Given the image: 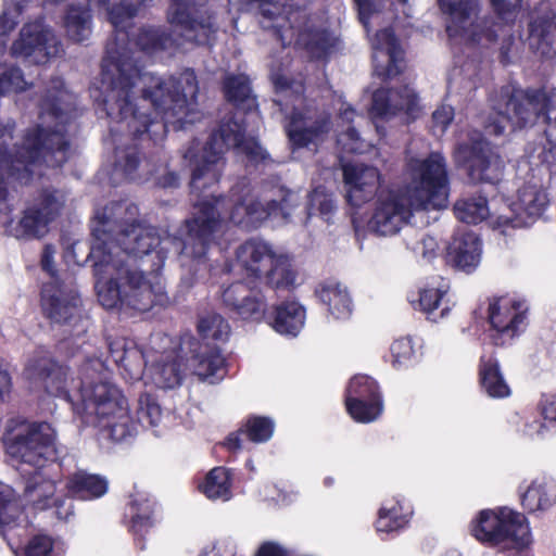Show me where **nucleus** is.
Wrapping results in <instances>:
<instances>
[{
    "mask_svg": "<svg viewBox=\"0 0 556 556\" xmlns=\"http://www.w3.org/2000/svg\"><path fill=\"white\" fill-rule=\"evenodd\" d=\"M125 34H121L106 46L102 62L101 92L106 115L125 123L135 137L166 131V127L178 124L182 128L192 123L193 105L199 91L192 70H185L178 78L163 79L143 72L129 51L119 46Z\"/></svg>",
    "mask_w": 556,
    "mask_h": 556,
    "instance_id": "f257e3e1",
    "label": "nucleus"
},
{
    "mask_svg": "<svg viewBox=\"0 0 556 556\" xmlns=\"http://www.w3.org/2000/svg\"><path fill=\"white\" fill-rule=\"evenodd\" d=\"M245 139L244 128L233 115L222 121L204 146L194 140L184 153V157L190 160L194 167L190 181L191 217L184 222L178 230L179 236L173 240L182 266L201 263L223 227L225 199L205 194L204 190L218 182L220 174L217 165L224 152L229 148L238 149Z\"/></svg>",
    "mask_w": 556,
    "mask_h": 556,
    "instance_id": "f03ea898",
    "label": "nucleus"
},
{
    "mask_svg": "<svg viewBox=\"0 0 556 556\" xmlns=\"http://www.w3.org/2000/svg\"><path fill=\"white\" fill-rule=\"evenodd\" d=\"M138 220V207L126 201L111 202L96 212L89 258L99 302L106 308L122 304L146 312L155 301L159 288L130 267L121 257V247L114 244L123 229H130Z\"/></svg>",
    "mask_w": 556,
    "mask_h": 556,
    "instance_id": "7ed1b4c3",
    "label": "nucleus"
},
{
    "mask_svg": "<svg viewBox=\"0 0 556 556\" xmlns=\"http://www.w3.org/2000/svg\"><path fill=\"white\" fill-rule=\"evenodd\" d=\"M12 129L11 125L0 129V213L8 208L5 176L27 184L33 175H41L38 168L42 163L56 167L68 157L70 146L61 129L50 131L37 128L27 132L22 147L10 151Z\"/></svg>",
    "mask_w": 556,
    "mask_h": 556,
    "instance_id": "20e7f679",
    "label": "nucleus"
},
{
    "mask_svg": "<svg viewBox=\"0 0 556 556\" xmlns=\"http://www.w3.org/2000/svg\"><path fill=\"white\" fill-rule=\"evenodd\" d=\"M409 184L405 193L417 207L440 210L446 206L448 178L444 157L433 152L426 157H409L406 163Z\"/></svg>",
    "mask_w": 556,
    "mask_h": 556,
    "instance_id": "39448f33",
    "label": "nucleus"
},
{
    "mask_svg": "<svg viewBox=\"0 0 556 556\" xmlns=\"http://www.w3.org/2000/svg\"><path fill=\"white\" fill-rule=\"evenodd\" d=\"M5 446L12 458L36 467L58 458L55 431L47 422L11 419L7 427Z\"/></svg>",
    "mask_w": 556,
    "mask_h": 556,
    "instance_id": "423d86ee",
    "label": "nucleus"
},
{
    "mask_svg": "<svg viewBox=\"0 0 556 556\" xmlns=\"http://www.w3.org/2000/svg\"><path fill=\"white\" fill-rule=\"evenodd\" d=\"M549 91L541 89L505 90L494 106L497 117L485 125L489 134L502 135L507 125L511 128L533 126L539 119L545 123Z\"/></svg>",
    "mask_w": 556,
    "mask_h": 556,
    "instance_id": "0eeeda50",
    "label": "nucleus"
},
{
    "mask_svg": "<svg viewBox=\"0 0 556 556\" xmlns=\"http://www.w3.org/2000/svg\"><path fill=\"white\" fill-rule=\"evenodd\" d=\"M106 368L99 358L88 359L81 367V406L88 422L97 425L100 419H108L126 400L119 390L103 379Z\"/></svg>",
    "mask_w": 556,
    "mask_h": 556,
    "instance_id": "6e6552de",
    "label": "nucleus"
},
{
    "mask_svg": "<svg viewBox=\"0 0 556 556\" xmlns=\"http://www.w3.org/2000/svg\"><path fill=\"white\" fill-rule=\"evenodd\" d=\"M41 306L53 324L68 327L66 332L71 337H80L87 331L88 321L83 317L80 299L72 280L55 278L45 283Z\"/></svg>",
    "mask_w": 556,
    "mask_h": 556,
    "instance_id": "1a4fd4ad",
    "label": "nucleus"
},
{
    "mask_svg": "<svg viewBox=\"0 0 556 556\" xmlns=\"http://www.w3.org/2000/svg\"><path fill=\"white\" fill-rule=\"evenodd\" d=\"M475 538L491 545L523 548L531 542L526 517L519 513L503 509L500 515L490 510L480 513L472 528Z\"/></svg>",
    "mask_w": 556,
    "mask_h": 556,
    "instance_id": "9d476101",
    "label": "nucleus"
},
{
    "mask_svg": "<svg viewBox=\"0 0 556 556\" xmlns=\"http://www.w3.org/2000/svg\"><path fill=\"white\" fill-rule=\"evenodd\" d=\"M456 162L466 166L467 174L473 182L500 180L504 161L497 151L480 134L473 132L467 141L455 149Z\"/></svg>",
    "mask_w": 556,
    "mask_h": 556,
    "instance_id": "9b49d317",
    "label": "nucleus"
},
{
    "mask_svg": "<svg viewBox=\"0 0 556 556\" xmlns=\"http://www.w3.org/2000/svg\"><path fill=\"white\" fill-rule=\"evenodd\" d=\"M443 12L450 15L446 31L451 38L479 43L482 39L494 41L496 30L488 26V22L479 17L478 0H440Z\"/></svg>",
    "mask_w": 556,
    "mask_h": 556,
    "instance_id": "f8f14e48",
    "label": "nucleus"
},
{
    "mask_svg": "<svg viewBox=\"0 0 556 556\" xmlns=\"http://www.w3.org/2000/svg\"><path fill=\"white\" fill-rule=\"evenodd\" d=\"M63 45L54 30L40 21L24 24L10 47L13 58L45 64L63 53Z\"/></svg>",
    "mask_w": 556,
    "mask_h": 556,
    "instance_id": "ddd939ff",
    "label": "nucleus"
},
{
    "mask_svg": "<svg viewBox=\"0 0 556 556\" xmlns=\"http://www.w3.org/2000/svg\"><path fill=\"white\" fill-rule=\"evenodd\" d=\"M414 202L405 192H391L379 198L368 222L369 230L381 237L396 235L409 223L414 211L422 210Z\"/></svg>",
    "mask_w": 556,
    "mask_h": 556,
    "instance_id": "4468645a",
    "label": "nucleus"
},
{
    "mask_svg": "<svg viewBox=\"0 0 556 556\" xmlns=\"http://www.w3.org/2000/svg\"><path fill=\"white\" fill-rule=\"evenodd\" d=\"M551 175L545 166H539L532 170L531 177L519 189L518 201L515 203L518 215L515 219L505 218V223L513 227L527 226L528 219L540 217L545 210L548 198L545 191L549 184Z\"/></svg>",
    "mask_w": 556,
    "mask_h": 556,
    "instance_id": "2eb2a0df",
    "label": "nucleus"
},
{
    "mask_svg": "<svg viewBox=\"0 0 556 556\" xmlns=\"http://www.w3.org/2000/svg\"><path fill=\"white\" fill-rule=\"evenodd\" d=\"M161 243V237L156 228L138 220L130 229H123V236L114 241L122 249V258L135 270L139 271L148 281L154 285L156 290L155 301L153 305L162 300L163 288L160 282L152 281L148 278L143 270L136 266V258L148 255L154 251Z\"/></svg>",
    "mask_w": 556,
    "mask_h": 556,
    "instance_id": "dca6fc26",
    "label": "nucleus"
},
{
    "mask_svg": "<svg viewBox=\"0 0 556 556\" xmlns=\"http://www.w3.org/2000/svg\"><path fill=\"white\" fill-rule=\"evenodd\" d=\"M290 141L301 148L316 142L330 129L329 115L325 111L306 106L294 110L286 126Z\"/></svg>",
    "mask_w": 556,
    "mask_h": 556,
    "instance_id": "f3484780",
    "label": "nucleus"
},
{
    "mask_svg": "<svg viewBox=\"0 0 556 556\" xmlns=\"http://www.w3.org/2000/svg\"><path fill=\"white\" fill-rule=\"evenodd\" d=\"M25 376L35 388L42 389L51 395L66 393L71 381L70 369L46 356L29 361Z\"/></svg>",
    "mask_w": 556,
    "mask_h": 556,
    "instance_id": "a211bd4d",
    "label": "nucleus"
},
{
    "mask_svg": "<svg viewBox=\"0 0 556 556\" xmlns=\"http://www.w3.org/2000/svg\"><path fill=\"white\" fill-rule=\"evenodd\" d=\"M180 351L188 356V367L201 380L215 378L211 380L214 383L215 380L223 378L225 361L217 350L201 343L193 337H185L180 344Z\"/></svg>",
    "mask_w": 556,
    "mask_h": 556,
    "instance_id": "6ab92c4d",
    "label": "nucleus"
},
{
    "mask_svg": "<svg viewBox=\"0 0 556 556\" xmlns=\"http://www.w3.org/2000/svg\"><path fill=\"white\" fill-rule=\"evenodd\" d=\"M374 73L380 78L392 79L405 68L404 53L390 29L378 31L372 41Z\"/></svg>",
    "mask_w": 556,
    "mask_h": 556,
    "instance_id": "aec40b11",
    "label": "nucleus"
},
{
    "mask_svg": "<svg viewBox=\"0 0 556 556\" xmlns=\"http://www.w3.org/2000/svg\"><path fill=\"white\" fill-rule=\"evenodd\" d=\"M343 177L349 187L348 200L355 206L372 199L380 182L378 169L362 163L343 165Z\"/></svg>",
    "mask_w": 556,
    "mask_h": 556,
    "instance_id": "412c9836",
    "label": "nucleus"
},
{
    "mask_svg": "<svg viewBox=\"0 0 556 556\" xmlns=\"http://www.w3.org/2000/svg\"><path fill=\"white\" fill-rule=\"evenodd\" d=\"M529 45L544 58L556 55V13L548 3H541L529 24Z\"/></svg>",
    "mask_w": 556,
    "mask_h": 556,
    "instance_id": "4be33fe9",
    "label": "nucleus"
},
{
    "mask_svg": "<svg viewBox=\"0 0 556 556\" xmlns=\"http://www.w3.org/2000/svg\"><path fill=\"white\" fill-rule=\"evenodd\" d=\"M418 110V96L407 85L395 89H378L372 94L371 111L389 118L400 112L414 115Z\"/></svg>",
    "mask_w": 556,
    "mask_h": 556,
    "instance_id": "5701e85b",
    "label": "nucleus"
},
{
    "mask_svg": "<svg viewBox=\"0 0 556 556\" xmlns=\"http://www.w3.org/2000/svg\"><path fill=\"white\" fill-rule=\"evenodd\" d=\"M168 21L175 25L176 31L186 41L195 45H211L218 30L215 13L211 11V8L195 15H181L179 13L174 20Z\"/></svg>",
    "mask_w": 556,
    "mask_h": 556,
    "instance_id": "b1692460",
    "label": "nucleus"
},
{
    "mask_svg": "<svg viewBox=\"0 0 556 556\" xmlns=\"http://www.w3.org/2000/svg\"><path fill=\"white\" fill-rule=\"evenodd\" d=\"M290 28L294 29L296 40L303 45L313 58L326 56L336 47L337 38L326 30L313 29L308 17L302 11H294L289 16Z\"/></svg>",
    "mask_w": 556,
    "mask_h": 556,
    "instance_id": "393cba45",
    "label": "nucleus"
},
{
    "mask_svg": "<svg viewBox=\"0 0 556 556\" xmlns=\"http://www.w3.org/2000/svg\"><path fill=\"white\" fill-rule=\"evenodd\" d=\"M224 304L243 319L260 318L265 312L261 291L243 282H235L223 292Z\"/></svg>",
    "mask_w": 556,
    "mask_h": 556,
    "instance_id": "a878e982",
    "label": "nucleus"
},
{
    "mask_svg": "<svg viewBox=\"0 0 556 556\" xmlns=\"http://www.w3.org/2000/svg\"><path fill=\"white\" fill-rule=\"evenodd\" d=\"M275 255L266 242L255 239L244 242L237 250L239 266L248 276L254 278L264 277L268 267L274 264Z\"/></svg>",
    "mask_w": 556,
    "mask_h": 556,
    "instance_id": "bb28decb",
    "label": "nucleus"
},
{
    "mask_svg": "<svg viewBox=\"0 0 556 556\" xmlns=\"http://www.w3.org/2000/svg\"><path fill=\"white\" fill-rule=\"evenodd\" d=\"M252 9L256 10L261 15L260 24L264 29H273L277 38L282 45L290 43L294 29L290 28L289 16L281 15L283 8L279 2L274 0H245Z\"/></svg>",
    "mask_w": 556,
    "mask_h": 556,
    "instance_id": "cd10ccee",
    "label": "nucleus"
},
{
    "mask_svg": "<svg viewBox=\"0 0 556 556\" xmlns=\"http://www.w3.org/2000/svg\"><path fill=\"white\" fill-rule=\"evenodd\" d=\"M480 241L472 232H456L448 243V261L457 268L470 270L480 261Z\"/></svg>",
    "mask_w": 556,
    "mask_h": 556,
    "instance_id": "c85d7f7f",
    "label": "nucleus"
},
{
    "mask_svg": "<svg viewBox=\"0 0 556 556\" xmlns=\"http://www.w3.org/2000/svg\"><path fill=\"white\" fill-rule=\"evenodd\" d=\"M305 321L304 308L295 302L283 303L276 307L273 327L281 333L295 337Z\"/></svg>",
    "mask_w": 556,
    "mask_h": 556,
    "instance_id": "c756f323",
    "label": "nucleus"
},
{
    "mask_svg": "<svg viewBox=\"0 0 556 556\" xmlns=\"http://www.w3.org/2000/svg\"><path fill=\"white\" fill-rule=\"evenodd\" d=\"M181 365L174 353L162 355L152 366L153 382L163 389H172L180 384L182 379Z\"/></svg>",
    "mask_w": 556,
    "mask_h": 556,
    "instance_id": "7c9ffc66",
    "label": "nucleus"
},
{
    "mask_svg": "<svg viewBox=\"0 0 556 556\" xmlns=\"http://www.w3.org/2000/svg\"><path fill=\"white\" fill-rule=\"evenodd\" d=\"M231 194H240L245 214H248L250 226H254L271 215L268 210V202L264 205L256 195L252 193L248 179H240L232 188Z\"/></svg>",
    "mask_w": 556,
    "mask_h": 556,
    "instance_id": "2f4dec72",
    "label": "nucleus"
},
{
    "mask_svg": "<svg viewBox=\"0 0 556 556\" xmlns=\"http://www.w3.org/2000/svg\"><path fill=\"white\" fill-rule=\"evenodd\" d=\"M68 38L75 42L87 40L91 34V14L85 7L71 5L64 18Z\"/></svg>",
    "mask_w": 556,
    "mask_h": 556,
    "instance_id": "473e14b6",
    "label": "nucleus"
},
{
    "mask_svg": "<svg viewBox=\"0 0 556 556\" xmlns=\"http://www.w3.org/2000/svg\"><path fill=\"white\" fill-rule=\"evenodd\" d=\"M227 100L238 108L250 110L255 104L249 78L243 75L228 76L224 81Z\"/></svg>",
    "mask_w": 556,
    "mask_h": 556,
    "instance_id": "72a5a7b5",
    "label": "nucleus"
},
{
    "mask_svg": "<svg viewBox=\"0 0 556 556\" xmlns=\"http://www.w3.org/2000/svg\"><path fill=\"white\" fill-rule=\"evenodd\" d=\"M67 488L81 498H93L106 492L108 483L97 475L78 471L68 479Z\"/></svg>",
    "mask_w": 556,
    "mask_h": 556,
    "instance_id": "f704fd0d",
    "label": "nucleus"
},
{
    "mask_svg": "<svg viewBox=\"0 0 556 556\" xmlns=\"http://www.w3.org/2000/svg\"><path fill=\"white\" fill-rule=\"evenodd\" d=\"M50 220L42 214V211L30 206L25 210L14 229L16 238H40L48 232Z\"/></svg>",
    "mask_w": 556,
    "mask_h": 556,
    "instance_id": "c9c22d12",
    "label": "nucleus"
},
{
    "mask_svg": "<svg viewBox=\"0 0 556 556\" xmlns=\"http://www.w3.org/2000/svg\"><path fill=\"white\" fill-rule=\"evenodd\" d=\"M61 85L60 80L54 81L55 92L49 93L46 97L45 109L63 124L67 123L75 115V109L72 94L61 90Z\"/></svg>",
    "mask_w": 556,
    "mask_h": 556,
    "instance_id": "e433bc0d",
    "label": "nucleus"
},
{
    "mask_svg": "<svg viewBox=\"0 0 556 556\" xmlns=\"http://www.w3.org/2000/svg\"><path fill=\"white\" fill-rule=\"evenodd\" d=\"M320 300L329 306V311L337 317H344L351 313V301L345 289L339 283L329 282L318 290Z\"/></svg>",
    "mask_w": 556,
    "mask_h": 556,
    "instance_id": "4c0bfd02",
    "label": "nucleus"
},
{
    "mask_svg": "<svg viewBox=\"0 0 556 556\" xmlns=\"http://www.w3.org/2000/svg\"><path fill=\"white\" fill-rule=\"evenodd\" d=\"M97 424H102L104 427H106L110 431L111 438L116 442L124 441L136 430L135 424L131 421V418L128 414L127 402L116 408L110 418L100 419L97 421Z\"/></svg>",
    "mask_w": 556,
    "mask_h": 556,
    "instance_id": "58836bf2",
    "label": "nucleus"
},
{
    "mask_svg": "<svg viewBox=\"0 0 556 556\" xmlns=\"http://www.w3.org/2000/svg\"><path fill=\"white\" fill-rule=\"evenodd\" d=\"M173 43L170 36L160 27H142L136 36L137 47L148 54L168 49Z\"/></svg>",
    "mask_w": 556,
    "mask_h": 556,
    "instance_id": "ea45409f",
    "label": "nucleus"
},
{
    "mask_svg": "<svg viewBox=\"0 0 556 556\" xmlns=\"http://www.w3.org/2000/svg\"><path fill=\"white\" fill-rule=\"evenodd\" d=\"M54 492V482L36 473L27 481L24 495L35 507L45 509L49 506L48 502L52 498Z\"/></svg>",
    "mask_w": 556,
    "mask_h": 556,
    "instance_id": "a19ab883",
    "label": "nucleus"
},
{
    "mask_svg": "<svg viewBox=\"0 0 556 556\" xmlns=\"http://www.w3.org/2000/svg\"><path fill=\"white\" fill-rule=\"evenodd\" d=\"M454 212L460 222L467 224L480 223L490 214L488 201L483 197L458 200L454 205Z\"/></svg>",
    "mask_w": 556,
    "mask_h": 556,
    "instance_id": "79ce46f5",
    "label": "nucleus"
},
{
    "mask_svg": "<svg viewBox=\"0 0 556 556\" xmlns=\"http://www.w3.org/2000/svg\"><path fill=\"white\" fill-rule=\"evenodd\" d=\"M64 204V192L53 187H47L40 190L33 206L42 211V214L48 217L51 223L60 215Z\"/></svg>",
    "mask_w": 556,
    "mask_h": 556,
    "instance_id": "37998d69",
    "label": "nucleus"
},
{
    "mask_svg": "<svg viewBox=\"0 0 556 556\" xmlns=\"http://www.w3.org/2000/svg\"><path fill=\"white\" fill-rule=\"evenodd\" d=\"M300 203L301 195L299 192L286 187H279L275 198L268 200V210L274 216H281L283 219H289Z\"/></svg>",
    "mask_w": 556,
    "mask_h": 556,
    "instance_id": "c03bdc74",
    "label": "nucleus"
},
{
    "mask_svg": "<svg viewBox=\"0 0 556 556\" xmlns=\"http://www.w3.org/2000/svg\"><path fill=\"white\" fill-rule=\"evenodd\" d=\"M480 375L482 386L490 396L504 397L509 394V388L504 381L496 362L484 363Z\"/></svg>",
    "mask_w": 556,
    "mask_h": 556,
    "instance_id": "a18cd8bd",
    "label": "nucleus"
},
{
    "mask_svg": "<svg viewBox=\"0 0 556 556\" xmlns=\"http://www.w3.org/2000/svg\"><path fill=\"white\" fill-rule=\"evenodd\" d=\"M349 414L358 422H370L378 418L382 412V402L379 397L345 400Z\"/></svg>",
    "mask_w": 556,
    "mask_h": 556,
    "instance_id": "49530a36",
    "label": "nucleus"
},
{
    "mask_svg": "<svg viewBox=\"0 0 556 556\" xmlns=\"http://www.w3.org/2000/svg\"><path fill=\"white\" fill-rule=\"evenodd\" d=\"M333 193L325 186H317L308 195L307 215L312 216L317 212L325 220H329L336 211Z\"/></svg>",
    "mask_w": 556,
    "mask_h": 556,
    "instance_id": "de8ad7c7",
    "label": "nucleus"
},
{
    "mask_svg": "<svg viewBox=\"0 0 556 556\" xmlns=\"http://www.w3.org/2000/svg\"><path fill=\"white\" fill-rule=\"evenodd\" d=\"M264 278L274 288H282L293 283L294 275L290 269L288 257L282 254H276L274 264L268 267Z\"/></svg>",
    "mask_w": 556,
    "mask_h": 556,
    "instance_id": "09e8293b",
    "label": "nucleus"
},
{
    "mask_svg": "<svg viewBox=\"0 0 556 556\" xmlns=\"http://www.w3.org/2000/svg\"><path fill=\"white\" fill-rule=\"evenodd\" d=\"M199 332L205 339L224 341L230 333V327L223 316L216 313H210L201 317Z\"/></svg>",
    "mask_w": 556,
    "mask_h": 556,
    "instance_id": "8fccbe9b",
    "label": "nucleus"
},
{
    "mask_svg": "<svg viewBox=\"0 0 556 556\" xmlns=\"http://www.w3.org/2000/svg\"><path fill=\"white\" fill-rule=\"evenodd\" d=\"M203 493L210 498H228L229 496V476L223 467L212 469L206 476L202 485Z\"/></svg>",
    "mask_w": 556,
    "mask_h": 556,
    "instance_id": "3c124183",
    "label": "nucleus"
},
{
    "mask_svg": "<svg viewBox=\"0 0 556 556\" xmlns=\"http://www.w3.org/2000/svg\"><path fill=\"white\" fill-rule=\"evenodd\" d=\"M26 81L18 67L0 62V96L25 89Z\"/></svg>",
    "mask_w": 556,
    "mask_h": 556,
    "instance_id": "603ef678",
    "label": "nucleus"
},
{
    "mask_svg": "<svg viewBox=\"0 0 556 556\" xmlns=\"http://www.w3.org/2000/svg\"><path fill=\"white\" fill-rule=\"evenodd\" d=\"M379 396L378 387L371 378L359 375L351 379L346 400L355 401Z\"/></svg>",
    "mask_w": 556,
    "mask_h": 556,
    "instance_id": "864d4df0",
    "label": "nucleus"
},
{
    "mask_svg": "<svg viewBox=\"0 0 556 556\" xmlns=\"http://www.w3.org/2000/svg\"><path fill=\"white\" fill-rule=\"evenodd\" d=\"M162 410L155 400L148 395H141L138 400V421L148 426H155L161 420Z\"/></svg>",
    "mask_w": 556,
    "mask_h": 556,
    "instance_id": "5fc2aeb1",
    "label": "nucleus"
},
{
    "mask_svg": "<svg viewBox=\"0 0 556 556\" xmlns=\"http://www.w3.org/2000/svg\"><path fill=\"white\" fill-rule=\"evenodd\" d=\"M20 515V507L13 491L8 485H0V527L10 525Z\"/></svg>",
    "mask_w": 556,
    "mask_h": 556,
    "instance_id": "6e6d98bb",
    "label": "nucleus"
},
{
    "mask_svg": "<svg viewBox=\"0 0 556 556\" xmlns=\"http://www.w3.org/2000/svg\"><path fill=\"white\" fill-rule=\"evenodd\" d=\"M138 13V5L123 0L108 9V18L114 27H124V24Z\"/></svg>",
    "mask_w": 556,
    "mask_h": 556,
    "instance_id": "4d7b16f0",
    "label": "nucleus"
},
{
    "mask_svg": "<svg viewBox=\"0 0 556 556\" xmlns=\"http://www.w3.org/2000/svg\"><path fill=\"white\" fill-rule=\"evenodd\" d=\"M247 433L253 442H264L273 434V424L264 417H255L248 422Z\"/></svg>",
    "mask_w": 556,
    "mask_h": 556,
    "instance_id": "13d9d810",
    "label": "nucleus"
},
{
    "mask_svg": "<svg viewBox=\"0 0 556 556\" xmlns=\"http://www.w3.org/2000/svg\"><path fill=\"white\" fill-rule=\"evenodd\" d=\"M207 0H173L168 13V20H174L175 16L181 15H195L203 13V8L207 5Z\"/></svg>",
    "mask_w": 556,
    "mask_h": 556,
    "instance_id": "bf43d9fd",
    "label": "nucleus"
},
{
    "mask_svg": "<svg viewBox=\"0 0 556 556\" xmlns=\"http://www.w3.org/2000/svg\"><path fill=\"white\" fill-rule=\"evenodd\" d=\"M337 142L348 153H363L366 150V143L359 138L357 130L351 126L338 136Z\"/></svg>",
    "mask_w": 556,
    "mask_h": 556,
    "instance_id": "052dcab7",
    "label": "nucleus"
},
{
    "mask_svg": "<svg viewBox=\"0 0 556 556\" xmlns=\"http://www.w3.org/2000/svg\"><path fill=\"white\" fill-rule=\"evenodd\" d=\"M139 162L140 157L136 147L116 151L115 164L127 175H131L137 169Z\"/></svg>",
    "mask_w": 556,
    "mask_h": 556,
    "instance_id": "680f3d73",
    "label": "nucleus"
},
{
    "mask_svg": "<svg viewBox=\"0 0 556 556\" xmlns=\"http://www.w3.org/2000/svg\"><path fill=\"white\" fill-rule=\"evenodd\" d=\"M406 244L414 252L420 253L421 256L427 261H430L437 255V251L439 248L437 240L430 236H424L418 240H413L408 238Z\"/></svg>",
    "mask_w": 556,
    "mask_h": 556,
    "instance_id": "e2e57ef3",
    "label": "nucleus"
},
{
    "mask_svg": "<svg viewBox=\"0 0 556 556\" xmlns=\"http://www.w3.org/2000/svg\"><path fill=\"white\" fill-rule=\"evenodd\" d=\"M238 150L247 156L250 163L255 165L265 163L269 159L267 152L253 138H247Z\"/></svg>",
    "mask_w": 556,
    "mask_h": 556,
    "instance_id": "0e129e2a",
    "label": "nucleus"
},
{
    "mask_svg": "<svg viewBox=\"0 0 556 556\" xmlns=\"http://www.w3.org/2000/svg\"><path fill=\"white\" fill-rule=\"evenodd\" d=\"M21 13L15 10H11L9 7L4 10L0 16V50L5 47V37L16 27L18 24L17 16Z\"/></svg>",
    "mask_w": 556,
    "mask_h": 556,
    "instance_id": "69168bd1",
    "label": "nucleus"
},
{
    "mask_svg": "<svg viewBox=\"0 0 556 556\" xmlns=\"http://www.w3.org/2000/svg\"><path fill=\"white\" fill-rule=\"evenodd\" d=\"M542 486L532 484L522 496V504L531 511L549 506V501H541Z\"/></svg>",
    "mask_w": 556,
    "mask_h": 556,
    "instance_id": "338daca9",
    "label": "nucleus"
},
{
    "mask_svg": "<svg viewBox=\"0 0 556 556\" xmlns=\"http://www.w3.org/2000/svg\"><path fill=\"white\" fill-rule=\"evenodd\" d=\"M52 549V541L46 535L35 536L26 548V556H48Z\"/></svg>",
    "mask_w": 556,
    "mask_h": 556,
    "instance_id": "774afa93",
    "label": "nucleus"
}]
</instances>
